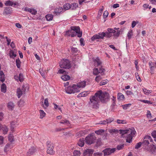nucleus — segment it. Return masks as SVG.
<instances>
[{"instance_id": "obj_51", "label": "nucleus", "mask_w": 156, "mask_h": 156, "mask_svg": "<svg viewBox=\"0 0 156 156\" xmlns=\"http://www.w3.org/2000/svg\"><path fill=\"white\" fill-rule=\"evenodd\" d=\"M102 79L100 75L97 76L95 77V80L98 82H99Z\"/></svg>"}, {"instance_id": "obj_42", "label": "nucleus", "mask_w": 156, "mask_h": 156, "mask_svg": "<svg viewBox=\"0 0 156 156\" xmlns=\"http://www.w3.org/2000/svg\"><path fill=\"white\" fill-rule=\"evenodd\" d=\"M133 35V30H129L127 34V37L128 39H130Z\"/></svg>"}, {"instance_id": "obj_52", "label": "nucleus", "mask_w": 156, "mask_h": 156, "mask_svg": "<svg viewBox=\"0 0 156 156\" xmlns=\"http://www.w3.org/2000/svg\"><path fill=\"white\" fill-rule=\"evenodd\" d=\"M114 120V119L113 118H108L106 119V122L107 124L111 123Z\"/></svg>"}, {"instance_id": "obj_20", "label": "nucleus", "mask_w": 156, "mask_h": 156, "mask_svg": "<svg viewBox=\"0 0 156 156\" xmlns=\"http://www.w3.org/2000/svg\"><path fill=\"white\" fill-rule=\"evenodd\" d=\"M15 106L14 104L11 101H10L8 103L7 107L9 110H12L13 109Z\"/></svg>"}, {"instance_id": "obj_43", "label": "nucleus", "mask_w": 156, "mask_h": 156, "mask_svg": "<svg viewBox=\"0 0 156 156\" xmlns=\"http://www.w3.org/2000/svg\"><path fill=\"white\" fill-rule=\"evenodd\" d=\"M131 104H128L124 105H122V106L124 110L127 109L129 107Z\"/></svg>"}, {"instance_id": "obj_49", "label": "nucleus", "mask_w": 156, "mask_h": 156, "mask_svg": "<svg viewBox=\"0 0 156 156\" xmlns=\"http://www.w3.org/2000/svg\"><path fill=\"white\" fill-rule=\"evenodd\" d=\"M124 147V144L118 145L116 147L117 149L119 150L122 149Z\"/></svg>"}, {"instance_id": "obj_44", "label": "nucleus", "mask_w": 156, "mask_h": 156, "mask_svg": "<svg viewBox=\"0 0 156 156\" xmlns=\"http://www.w3.org/2000/svg\"><path fill=\"white\" fill-rule=\"evenodd\" d=\"M117 122L119 124H125L126 123V121L125 120H120L119 119H117Z\"/></svg>"}, {"instance_id": "obj_15", "label": "nucleus", "mask_w": 156, "mask_h": 156, "mask_svg": "<svg viewBox=\"0 0 156 156\" xmlns=\"http://www.w3.org/2000/svg\"><path fill=\"white\" fill-rule=\"evenodd\" d=\"M93 61L94 62V65L95 67L101 66L102 62L98 57H97L96 58L94 59Z\"/></svg>"}, {"instance_id": "obj_22", "label": "nucleus", "mask_w": 156, "mask_h": 156, "mask_svg": "<svg viewBox=\"0 0 156 156\" xmlns=\"http://www.w3.org/2000/svg\"><path fill=\"white\" fill-rule=\"evenodd\" d=\"M1 129L3 131V133L4 134H7L8 131V128L5 125H3Z\"/></svg>"}, {"instance_id": "obj_62", "label": "nucleus", "mask_w": 156, "mask_h": 156, "mask_svg": "<svg viewBox=\"0 0 156 156\" xmlns=\"http://www.w3.org/2000/svg\"><path fill=\"white\" fill-rule=\"evenodd\" d=\"M126 94L127 95H133L134 94L133 92L129 90H127L126 91Z\"/></svg>"}, {"instance_id": "obj_8", "label": "nucleus", "mask_w": 156, "mask_h": 156, "mask_svg": "<svg viewBox=\"0 0 156 156\" xmlns=\"http://www.w3.org/2000/svg\"><path fill=\"white\" fill-rule=\"evenodd\" d=\"M153 140L151 136H145L143 142L142 143L143 145H144L145 147L149 146L148 145L149 144V141L152 142Z\"/></svg>"}, {"instance_id": "obj_16", "label": "nucleus", "mask_w": 156, "mask_h": 156, "mask_svg": "<svg viewBox=\"0 0 156 156\" xmlns=\"http://www.w3.org/2000/svg\"><path fill=\"white\" fill-rule=\"evenodd\" d=\"M77 33L74 31H73L70 29L67 31L66 32V34L69 36H71V37L76 36Z\"/></svg>"}, {"instance_id": "obj_10", "label": "nucleus", "mask_w": 156, "mask_h": 156, "mask_svg": "<svg viewBox=\"0 0 156 156\" xmlns=\"http://www.w3.org/2000/svg\"><path fill=\"white\" fill-rule=\"evenodd\" d=\"M105 71V69L103 68L101 66L99 68V70L97 68H95L94 69L93 73V74L95 75H98L99 73H100L101 75H103L104 74V72Z\"/></svg>"}, {"instance_id": "obj_45", "label": "nucleus", "mask_w": 156, "mask_h": 156, "mask_svg": "<svg viewBox=\"0 0 156 156\" xmlns=\"http://www.w3.org/2000/svg\"><path fill=\"white\" fill-rule=\"evenodd\" d=\"M120 32L121 31L120 30L116 32H115L114 34L113 35L115 37L117 38L119 36L120 34Z\"/></svg>"}, {"instance_id": "obj_63", "label": "nucleus", "mask_w": 156, "mask_h": 156, "mask_svg": "<svg viewBox=\"0 0 156 156\" xmlns=\"http://www.w3.org/2000/svg\"><path fill=\"white\" fill-rule=\"evenodd\" d=\"M80 45L83 46H84L85 44L84 43V39L82 38H81L80 39Z\"/></svg>"}, {"instance_id": "obj_33", "label": "nucleus", "mask_w": 156, "mask_h": 156, "mask_svg": "<svg viewBox=\"0 0 156 156\" xmlns=\"http://www.w3.org/2000/svg\"><path fill=\"white\" fill-rule=\"evenodd\" d=\"M45 17L47 20L50 21L52 20L53 16L51 14H48Z\"/></svg>"}, {"instance_id": "obj_23", "label": "nucleus", "mask_w": 156, "mask_h": 156, "mask_svg": "<svg viewBox=\"0 0 156 156\" xmlns=\"http://www.w3.org/2000/svg\"><path fill=\"white\" fill-rule=\"evenodd\" d=\"M5 80V75L2 71H0V81L3 82Z\"/></svg>"}, {"instance_id": "obj_41", "label": "nucleus", "mask_w": 156, "mask_h": 156, "mask_svg": "<svg viewBox=\"0 0 156 156\" xmlns=\"http://www.w3.org/2000/svg\"><path fill=\"white\" fill-rule=\"evenodd\" d=\"M143 90L144 94H148L151 93L152 91L150 90H148L146 88H143Z\"/></svg>"}, {"instance_id": "obj_35", "label": "nucleus", "mask_w": 156, "mask_h": 156, "mask_svg": "<svg viewBox=\"0 0 156 156\" xmlns=\"http://www.w3.org/2000/svg\"><path fill=\"white\" fill-rule=\"evenodd\" d=\"M39 112L40 113V118L41 119H42L45 116L46 113L43 110H40Z\"/></svg>"}, {"instance_id": "obj_12", "label": "nucleus", "mask_w": 156, "mask_h": 156, "mask_svg": "<svg viewBox=\"0 0 156 156\" xmlns=\"http://www.w3.org/2000/svg\"><path fill=\"white\" fill-rule=\"evenodd\" d=\"M47 153L48 154H54V151H53V147L52 144H49V142L48 141L47 142Z\"/></svg>"}, {"instance_id": "obj_3", "label": "nucleus", "mask_w": 156, "mask_h": 156, "mask_svg": "<svg viewBox=\"0 0 156 156\" xmlns=\"http://www.w3.org/2000/svg\"><path fill=\"white\" fill-rule=\"evenodd\" d=\"M120 133L122 135L127 134L126 137V142L131 143L132 141L133 137H134L136 133V131L133 128L129 129L126 130H120Z\"/></svg>"}, {"instance_id": "obj_9", "label": "nucleus", "mask_w": 156, "mask_h": 156, "mask_svg": "<svg viewBox=\"0 0 156 156\" xmlns=\"http://www.w3.org/2000/svg\"><path fill=\"white\" fill-rule=\"evenodd\" d=\"M116 148H107L104 150L103 152L104 153V155H109L112 154L114 153L116 151Z\"/></svg>"}, {"instance_id": "obj_25", "label": "nucleus", "mask_w": 156, "mask_h": 156, "mask_svg": "<svg viewBox=\"0 0 156 156\" xmlns=\"http://www.w3.org/2000/svg\"><path fill=\"white\" fill-rule=\"evenodd\" d=\"M61 78L64 81H67L70 79V77L67 75H64L61 76Z\"/></svg>"}, {"instance_id": "obj_27", "label": "nucleus", "mask_w": 156, "mask_h": 156, "mask_svg": "<svg viewBox=\"0 0 156 156\" xmlns=\"http://www.w3.org/2000/svg\"><path fill=\"white\" fill-rule=\"evenodd\" d=\"M63 9L62 7H58L56 8L55 12L57 14H59L61 13Z\"/></svg>"}, {"instance_id": "obj_28", "label": "nucleus", "mask_w": 156, "mask_h": 156, "mask_svg": "<svg viewBox=\"0 0 156 156\" xmlns=\"http://www.w3.org/2000/svg\"><path fill=\"white\" fill-rule=\"evenodd\" d=\"M9 55L11 58H14L16 56V54L12 50L10 51Z\"/></svg>"}, {"instance_id": "obj_32", "label": "nucleus", "mask_w": 156, "mask_h": 156, "mask_svg": "<svg viewBox=\"0 0 156 156\" xmlns=\"http://www.w3.org/2000/svg\"><path fill=\"white\" fill-rule=\"evenodd\" d=\"M104 132H105V130L102 129H100L95 131V133L98 135H103Z\"/></svg>"}, {"instance_id": "obj_34", "label": "nucleus", "mask_w": 156, "mask_h": 156, "mask_svg": "<svg viewBox=\"0 0 156 156\" xmlns=\"http://www.w3.org/2000/svg\"><path fill=\"white\" fill-rule=\"evenodd\" d=\"M16 66L18 68H20L21 66V62L19 58L17 59L16 61Z\"/></svg>"}, {"instance_id": "obj_4", "label": "nucleus", "mask_w": 156, "mask_h": 156, "mask_svg": "<svg viewBox=\"0 0 156 156\" xmlns=\"http://www.w3.org/2000/svg\"><path fill=\"white\" fill-rule=\"evenodd\" d=\"M59 65L61 68L69 69L71 67L70 61L67 59H63L59 63Z\"/></svg>"}, {"instance_id": "obj_13", "label": "nucleus", "mask_w": 156, "mask_h": 156, "mask_svg": "<svg viewBox=\"0 0 156 156\" xmlns=\"http://www.w3.org/2000/svg\"><path fill=\"white\" fill-rule=\"evenodd\" d=\"M71 29L77 33V36L78 37H80L82 36V33L81 32H80L79 27L73 26L71 27Z\"/></svg>"}, {"instance_id": "obj_58", "label": "nucleus", "mask_w": 156, "mask_h": 156, "mask_svg": "<svg viewBox=\"0 0 156 156\" xmlns=\"http://www.w3.org/2000/svg\"><path fill=\"white\" fill-rule=\"evenodd\" d=\"M108 15V11H105L103 13V18H107Z\"/></svg>"}, {"instance_id": "obj_55", "label": "nucleus", "mask_w": 156, "mask_h": 156, "mask_svg": "<svg viewBox=\"0 0 156 156\" xmlns=\"http://www.w3.org/2000/svg\"><path fill=\"white\" fill-rule=\"evenodd\" d=\"M8 139L10 142H12L13 141V136L12 135H10L8 136Z\"/></svg>"}, {"instance_id": "obj_7", "label": "nucleus", "mask_w": 156, "mask_h": 156, "mask_svg": "<svg viewBox=\"0 0 156 156\" xmlns=\"http://www.w3.org/2000/svg\"><path fill=\"white\" fill-rule=\"evenodd\" d=\"M29 88L28 85L27 84L23 85L21 89L18 88L17 90V95L19 98H20L22 95L25 94L27 89Z\"/></svg>"}, {"instance_id": "obj_61", "label": "nucleus", "mask_w": 156, "mask_h": 156, "mask_svg": "<svg viewBox=\"0 0 156 156\" xmlns=\"http://www.w3.org/2000/svg\"><path fill=\"white\" fill-rule=\"evenodd\" d=\"M44 104L47 107H48V106L49 103L48 102V100L47 98H46L45 99L44 101Z\"/></svg>"}, {"instance_id": "obj_60", "label": "nucleus", "mask_w": 156, "mask_h": 156, "mask_svg": "<svg viewBox=\"0 0 156 156\" xmlns=\"http://www.w3.org/2000/svg\"><path fill=\"white\" fill-rule=\"evenodd\" d=\"M141 102H143L147 104H152V102H151L150 101L148 100H141Z\"/></svg>"}, {"instance_id": "obj_48", "label": "nucleus", "mask_w": 156, "mask_h": 156, "mask_svg": "<svg viewBox=\"0 0 156 156\" xmlns=\"http://www.w3.org/2000/svg\"><path fill=\"white\" fill-rule=\"evenodd\" d=\"M11 128H13L14 127L16 126V125H17V124L16 122L13 121L11 122Z\"/></svg>"}, {"instance_id": "obj_54", "label": "nucleus", "mask_w": 156, "mask_h": 156, "mask_svg": "<svg viewBox=\"0 0 156 156\" xmlns=\"http://www.w3.org/2000/svg\"><path fill=\"white\" fill-rule=\"evenodd\" d=\"M24 103V101L23 100H20V101L18 102V105H19L20 107L22 106Z\"/></svg>"}, {"instance_id": "obj_39", "label": "nucleus", "mask_w": 156, "mask_h": 156, "mask_svg": "<svg viewBox=\"0 0 156 156\" xmlns=\"http://www.w3.org/2000/svg\"><path fill=\"white\" fill-rule=\"evenodd\" d=\"M116 105V104L115 102V101H114L112 103V105H111V110L112 111L114 112L115 111V106Z\"/></svg>"}, {"instance_id": "obj_30", "label": "nucleus", "mask_w": 156, "mask_h": 156, "mask_svg": "<svg viewBox=\"0 0 156 156\" xmlns=\"http://www.w3.org/2000/svg\"><path fill=\"white\" fill-rule=\"evenodd\" d=\"M70 5V9L72 10L76 9L78 7V4L77 3H73Z\"/></svg>"}, {"instance_id": "obj_53", "label": "nucleus", "mask_w": 156, "mask_h": 156, "mask_svg": "<svg viewBox=\"0 0 156 156\" xmlns=\"http://www.w3.org/2000/svg\"><path fill=\"white\" fill-rule=\"evenodd\" d=\"M142 143L141 142H139V143H137L135 146V148L136 149H138L139 148L142 144Z\"/></svg>"}, {"instance_id": "obj_2", "label": "nucleus", "mask_w": 156, "mask_h": 156, "mask_svg": "<svg viewBox=\"0 0 156 156\" xmlns=\"http://www.w3.org/2000/svg\"><path fill=\"white\" fill-rule=\"evenodd\" d=\"M107 31L99 33L98 34L94 35L91 38V40L94 41L96 40L97 41H100V40L103 39L105 37L107 38H110L114 34L116 31L111 28H108L107 29Z\"/></svg>"}, {"instance_id": "obj_59", "label": "nucleus", "mask_w": 156, "mask_h": 156, "mask_svg": "<svg viewBox=\"0 0 156 156\" xmlns=\"http://www.w3.org/2000/svg\"><path fill=\"white\" fill-rule=\"evenodd\" d=\"M10 145L9 144H7L5 146L4 151L5 152L7 151Z\"/></svg>"}, {"instance_id": "obj_14", "label": "nucleus", "mask_w": 156, "mask_h": 156, "mask_svg": "<svg viewBox=\"0 0 156 156\" xmlns=\"http://www.w3.org/2000/svg\"><path fill=\"white\" fill-rule=\"evenodd\" d=\"M94 152V150L90 149H85L83 151V156H91Z\"/></svg>"}, {"instance_id": "obj_31", "label": "nucleus", "mask_w": 156, "mask_h": 156, "mask_svg": "<svg viewBox=\"0 0 156 156\" xmlns=\"http://www.w3.org/2000/svg\"><path fill=\"white\" fill-rule=\"evenodd\" d=\"M103 8H104L103 6H102V8H101L99 9V10L98 11V16H97V18L98 19H100V16H101L102 14V11L103 10Z\"/></svg>"}, {"instance_id": "obj_19", "label": "nucleus", "mask_w": 156, "mask_h": 156, "mask_svg": "<svg viewBox=\"0 0 156 156\" xmlns=\"http://www.w3.org/2000/svg\"><path fill=\"white\" fill-rule=\"evenodd\" d=\"M12 8L10 7H6L3 12V14L7 15L10 14L11 13Z\"/></svg>"}, {"instance_id": "obj_40", "label": "nucleus", "mask_w": 156, "mask_h": 156, "mask_svg": "<svg viewBox=\"0 0 156 156\" xmlns=\"http://www.w3.org/2000/svg\"><path fill=\"white\" fill-rule=\"evenodd\" d=\"M73 154L74 156H79L80 155L81 153L80 151L75 150L73 151Z\"/></svg>"}, {"instance_id": "obj_6", "label": "nucleus", "mask_w": 156, "mask_h": 156, "mask_svg": "<svg viewBox=\"0 0 156 156\" xmlns=\"http://www.w3.org/2000/svg\"><path fill=\"white\" fill-rule=\"evenodd\" d=\"M78 87L76 85L74 84L72 86H69L65 89L66 93L68 94L75 93L79 92L78 90Z\"/></svg>"}, {"instance_id": "obj_21", "label": "nucleus", "mask_w": 156, "mask_h": 156, "mask_svg": "<svg viewBox=\"0 0 156 156\" xmlns=\"http://www.w3.org/2000/svg\"><path fill=\"white\" fill-rule=\"evenodd\" d=\"M5 5L7 6H12L13 5L14 6H16L17 5V3L16 2L13 3L11 1H7L5 2Z\"/></svg>"}, {"instance_id": "obj_56", "label": "nucleus", "mask_w": 156, "mask_h": 156, "mask_svg": "<svg viewBox=\"0 0 156 156\" xmlns=\"http://www.w3.org/2000/svg\"><path fill=\"white\" fill-rule=\"evenodd\" d=\"M108 82V80H104L101 81L100 83V85H104L106 83H107Z\"/></svg>"}, {"instance_id": "obj_64", "label": "nucleus", "mask_w": 156, "mask_h": 156, "mask_svg": "<svg viewBox=\"0 0 156 156\" xmlns=\"http://www.w3.org/2000/svg\"><path fill=\"white\" fill-rule=\"evenodd\" d=\"M37 11L34 9H31L30 13L33 15H35L37 14Z\"/></svg>"}, {"instance_id": "obj_1", "label": "nucleus", "mask_w": 156, "mask_h": 156, "mask_svg": "<svg viewBox=\"0 0 156 156\" xmlns=\"http://www.w3.org/2000/svg\"><path fill=\"white\" fill-rule=\"evenodd\" d=\"M109 98L108 93L102 91L101 90L97 91L94 95L90 97L87 105L90 109H98L99 108L100 102L103 103H106Z\"/></svg>"}, {"instance_id": "obj_38", "label": "nucleus", "mask_w": 156, "mask_h": 156, "mask_svg": "<svg viewBox=\"0 0 156 156\" xmlns=\"http://www.w3.org/2000/svg\"><path fill=\"white\" fill-rule=\"evenodd\" d=\"M87 94L86 92H83L82 93H80V94H79L77 97H85L86 96H87Z\"/></svg>"}, {"instance_id": "obj_26", "label": "nucleus", "mask_w": 156, "mask_h": 156, "mask_svg": "<svg viewBox=\"0 0 156 156\" xmlns=\"http://www.w3.org/2000/svg\"><path fill=\"white\" fill-rule=\"evenodd\" d=\"M1 90L2 92L4 93H5L6 91V87L5 84L4 83H3L2 84L1 87Z\"/></svg>"}, {"instance_id": "obj_29", "label": "nucleus", "mask_w": 156, "mask_h": 156, "mask_svg": "<svg viewBox=\"0 0 156 156\" xmlns=\"http://www.w3.org/2000/svg\"><path fill=\"white\" fill-rule=\"evenodd\" d=\"M71 5L69 3H66L63 5L64 10L65 11L70 9Z\"/></svg>"}, {"instance_id": "obj_5", "label": "nucleus", "mask_w": 156, "mask_h": 156, "mask_svg": "<svg viewBox=\"0 0 156 156\" xmlns=\"http://www.w3.org/2000/svg\"><path fill=\"white\" fill-rule=\"evenodd\" d=\"M96 137L94 133L89 134L85 139L86 143L90 145L95 142Z\"/></svg>"}, {"instance_id": "obj_11", "label": "nucleus", "mask_w": 156, "mask_h": 156, "mask_svg": "<svg viewBox=\"0 0 156 156\" xmlns=\"http://www.w3.org/2000/svg\"><path fill=\"white\" fill-rule=\"evenodd\" d=\"M144 149L151 153L155 154L156 153V147L154 145L152 144L150 145V147L149 146H146L144 147Z\"/></svg>"}, {"instance_id": "obj_57", "label": "nucleus", "mask_w": 156, "mask_h": 156, "mask_svg": "<svg viewBox=\"0 0 156 156\" xmlns=\"http://www.w3.org/2000/svg\"><path fill=\"white\" fill-rule=\"evenodd\" d=\"M139 23V21H133L132 23V28H134L135 26L136 25V24L138 23Z\"/></svg>"}, {"instance_id": "obj_47", "label": "nucleus", "mask_w": 156, "mask_h": 156, "mask_svg": "<svg viewBox=\"0 0 156 156\" xmlns=\"http://www.w3.org/2000/svg\"><path fill=\"white\" fill-rule=\"evenodd\" d=\"M151 136L154 138V140L156 142V131L154 130L152 132Z\"/></svg>"}, {"instance_id": "obj_36", "label": "nucleus", "mask_w": 156, "mask_h": 156, "mask_svg": "<svg viewBox=\"0 0 156 156\" xmlns=\"http://www.w3.org/2000/svg\"><path fill=\"white\" fill-rule=\"evenodd\" d=\"M60 123L65 124L66 125L68 126L70 124L69 121L66 119L62 120L60 122Z\"/></svg>"}, {"instance_id": "obj_46", "label": "nucleus", "mask_w": 156, "mask_h": 156, "mask_svg": "<svg viewBox=\"0 0 156 156\" xmlns=\"http://www.w3.org/2000/svg\"><path fill=\"white\" fill-rule=\"evenodd\" d=\"M19 80L22 82L23 81V75L22 74L20 73L19 76Z\"/></svg>"}, {"instance_id": "obj_18", "label": "nucleus", "mask_w": 156, "mask_h": 156, "mask_svg": "<svg viewBox=\"0 0 156 156\" xmlns=\"http://www.w3.org/2000/svg\"><path fill=\"white\" fill-rule=\"evenodd\" d=\"M85 85L86 82L84 81L79 82L77 84V85H76V86H77L78 87V89L79 90V91H80V88L81 87L83 88L84 87H85Z\"/></svg>"}, {"instance_id": "obj_37", "label": "nucleus", "mask_w": 156, "mask_h": 156, "mask_svg": "<svg viewBox=\"0 0 156 156\" xmlns=\"http://www.w3.org/2000/svg\"><path fill=\"white\" fill-rule=\"evenodd\" d=\"M124 98V95L122 93H119L118 94V99L119 100H122Z\"/></svg>"}, {"instance_id": "obj_24", "label": "nucleus", "mask_w": 156, "mask_h": 156, "mask_svg": "<svg viewBox=\"0 0 156 156\" xmlns=\"http://www.w3.org/2000/svg\"><path fill=\"white\" fill-rule=\"evenodd\" d=\"M77 144L79 146L81 147H83L84 144V139L83 138L80 139Z\"/></svg>"}, {"instance_id": "obj_50", "label": "nucleus", "mask_w": 156, "mask_h": 156, "mask_svg": "<svg viewBox=\"0 0 156 156\" xmlns=\"http://www.w3.org/2000/svg\"><path fill=\"white\" fill-rule=\"evenodd\" d=\"M135 75L136 76V78L137 79V80L139 82H141V78H140V77L139 76L138 73H135Z\"/></svg>"}, {"instance_id": "obj_17", "label": "nucleus", "mask_w": 156, "mask_h": 156, "mask_svg": "<svg viewBox=\"0 0 156 156\" xmlns=\"http://www.w3.org/2000/svg\"><path fill=\"white\" fill-rule=\"evenodd\" d=\"M36 150L34 147H31L29 149V151L27 152V155H31L33 154L35 151Z\"/></svg>"}]
</instances>
